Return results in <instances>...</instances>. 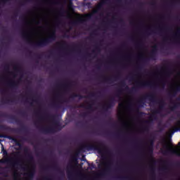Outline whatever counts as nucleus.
<instances>
[{"label":"nucleus","mask_w":180,"mask_h":180,"mask_svg":"<svg viewBox=\"0 0 180 180\" xmlns=\"http://www.w3.org/2000/svg\"><path fill=\"white\" fill-rule=\"evenodd\" d=\"M36 116H38V122H43V120H46V119H51L53 120V126L49 127H41L40 131L44 134H49V133H56L57 130L59 131L63 130V125L60 121L56 120V115H46L44 116L40 114V110L34 112Z\"/></svg>","instance_id":"f257e3e1"},{"label":"nucleus","mask_w":180,"mask_h":180,"mask_svg":"<svg viewBox=\"0 0 180 180\" xmlns=\"http://www.w3.org/2000/svg\"><path fill=\"white\" fill-rule=\"evenodd\" d=\"M85 150L87 151H92V150L97 151L98 154L101 155L103 160L106 159V158L103 155L104 154H106L107 155H112L110 150H109L103 142L96 141L94 142V143H86V145H82L79 149V153L81 151L84 153Z\"/></svg>","instance_id":"f03ea898"},{"label":"nucleus","mask_w":180,"mask_h":180,"mask_svg":"<svg viewBox=\"0 0 180 180\" xmlns=\"http://www.w3.org/2000/svg\"><path fill=\"white\" fill-rule=\"evenodd\" d=\"M21 35L22 37L26 40L27 43L32 46V47H46V46H49L50 43H53V41H56V39H57L56 30H53L49 36V37L42 39L37 42L30 41V38H29V34H27L26 32H22Z\"/></svg>","instance_id":"7ed1b4c3"},{"label":"nucleus","mask_w":180,"mask_h":180,"mask_svg":"<svg viewBox=\"0 0 180 180\" xmlns=\"http://www.w3.org/2000/svg\"><path fill=\"white\" fill-rule=\"evenodd\" d=\"M120 86L121 88H125L124 91H127V92H129V94H133V92H137V88H145V86H149L150 88H153V86H155V84L150 82H136V86L132 87L130 89V88H129V86L126 84V82L124 80H122L120 82Z\"/></svg>","instance_id":"20e7f679"},{"label":"nucleus","mask_w":180,"mask_h":180,"mask_svg":"<svg viewBox=\"0 0 180 180\" xmlns=\"http://www.w3.org/2000/svg\"><path fill=\"white\" fill-rule=\"evenodd\" d=\"M74 169V166L70 165L68 167V178L69 180H96V179H90L89 176H85L79 173L72 174L68 169Z\"/></svg>","instance_id":"39448f33"},{"label":"nucleus","mask_w":180,"mask_h":180,"mask_svg":"<svg viewBox=\"0 0 180 180\" xmlns=\"http://www.w3.org/2000/svg\"><path fill=\"white\" fill-rule=\"evenodd\" d=\"M159 108L158 110H155L153 112L152 116L149 117V120L145 121V123L147 124H150L153 123L154 120H157V115H160L161 113V110L164 109V106H165V101L163 99L159 100Z\"/></svg>","instance_id":"423d86ee"},{"label":"nucleus","mask_w":180,"mask_h":180,"mask_svg":"<svg viewBox=\"0 0 180 180\" xmlns=\"http://www.w3.org/2000/svg\"><path fill=\"white\" fill-rule=\"evenodd\" d=\"M148 99L150 102H152V103H157L158 100H157V96L155 95V93L152 92L149 93L146 95H145L142 98H141L139 101L137 102V105L139 108H143L145 102L144 100Z\"/></svg>","instance_id":"0eeeda50"},{"label":"nucleus","mask_w":180,"mask_h":180,"mask_svg":"<svg viewBox=\"0 0 180 180\" xmlns=\"http://www.w3.org/2000/svg\"><path fill=\"white\" fill-rule=\"evenodd\" d=\"M0 130L2 131L19 133V131H27V128L25 125H21V129H15L5 124H0Z\"/></svg>","instance_id":"6e6552de"},{"label":"nucleus","mask_w":180,"mask_h":180,"mask_svg":"<svg viewBox=\"0 0 180 180\" xmlns=\"http://www.w3.org/2000/svg\"><path fill=\"white\" fill-rule=\"evenodd\" d=\"M158 53V47L157 46V45H155L153 46V49L150 51L149 57L143 58V56H139V58L140 60H142L145 63H146V61H150V60H153V61H155V60H157Z\"/></svg>","instance_id":"1a4fd4ad"},{"label":"nucleus","mask_w":180,"mask_h":180,"mask_svg":"<svg viewBox=\"0 0 180 180\" xmlns=\"http://www.w3.org/2000/svg\"><path fill=\"white\" fill-rule=\"evenodd\" d=\"M116 102V99L115 97H110L108 103H106L104 106H103V110L105 112H108V109H112L113 106H115V103Z\"/></svg>","instance_id":"9d476101"},{"label":"nucleus","mask_w":180,"mask_h":180,"mask_svg":"<svg viewBox=\"0 0 180 180\" xmlns=\"http://www.w3.org/2000/svg\"><path fill=\"white\" fill-rule=\"evenodd\" d=\"M155 138L151 136V139L149 140V146H148V154L149 155H153L154 154V141Z\"/></svg>","instance_id":"9b49d317"},{"label":"nucleus","mask_w":180,"mask_h":180,"mask_svg":"<svg viewBox=\"0 0 180 180\" xmlns=\"http://www.w3.org/2000/svg\"><path fill=\"white\" fill-rule=\"evenodd\" d=\"M103 164L105 165L106 168L103 171V172L98 174V176L99 178H102V176H105V175H106V173L109 172V171H110L111 169L110 166L112 165V162H104Z\"/></svg>","instance_id":"f8f14e48"},{"label":"nucleus","mask_w":180,"mask_h":180,"mask_svg":"<svg viewBox=\"0 0 180 180\" xmlns=\"http://www.w3.org/2000/svg\"><path fill=\"white\" fill-rule=\"evenodd\" d=\"M0 139H8V140H12V141H14V143H15L16 146H18V147H22V144L19 142V141L12 136L0 134Z\"/></svg>","instance_id":"ddd939ff"},{"label":"nucleus","mask_w":180,"mask_h":180,"mask_svg":"<svg viewBox=\"0 0 180 180\" xmlns=\"http://www.w3.org/2000/svg\"><path fill=\"white\" fill-rule=\"evenodd\" d=\"M3 117H8L11 122H15L17 124L21 126L22 125V121L18 119L16 116L15 115H1Z\"/></svg>","instance_id":"4468645a"},{"label":"nucleus","mask_w":180,"mask_h":180,"mask_svg":"<svg viewBox=\"0 0 180 180\" xmlns=\"http://www.w3.org/2000/svg\"><path fill=\"white\" fill-rule=\"evenodd\" d=\"M165 147L167 148V150L163 152L164 154H169V153H172V154H177L179 157H180V153H178L176 150L170 148L169 146H168V144L165 143Z\"/></svg>","instance_id":"2eb2a0df"},{"label":"nucleus","mask_w":180,"mask_h":180,"mask_svg":"<svg viewBox=\"0 0 180 180\" xmlns=\"http://www.w3.org/2000/svg\"><path fill=\"white\" fill-rule=\"evenodd\" d=\"M58 86H60L64 89V91H68L71 86H72V84L71 82H66L63 84H58Z\"/></svg>","instance_id":"dca6fc26"},{"label":"nucleus","mask_w":180,"mask_h":180,"mask_svg":"<svg viewBox=\"0 0 180 180\" xmlns=\"http://www.w3.org/2000/svg\"><path fill=\"white\" fill-rule=\"evenodd\" d=\"M119 75L115 76L112 77H103L104 82H108L109 84L113 83V81H116V79H118Z\"/></svg>","instance_id":"f3484780"},{"label":"nucleus","mask_w":180,"mask_h":180,"mask_svg":"<svg viewBox=\"0 0 180 180\" xmlns=\"http://www.w3.org/2000/svg\"><path fill=\"white\" fill-rule=\"evenodd\" d=\"M19 82L13 81V80H11L10 82H8L7 83L8 86H9L10 88H12L13 89H16V88H18V85Z\"/></svg>","instance_id":"a211bd4d"},{"label":"nucleus","mask_w":180,"mask_h":180,"mask_svg":"<svg viewBox=\"0 0 180 180\" xmlns=\"http://www.w3.org/2000/svg\"><path fill=\"white\" fill-rule=\"evenodd\" d=\"M78 108H86V109H89V110H94V103L88 104L86 107L85 104H82L79 105Z\"/></svg>","instance_id":"6ab92c4d"},{"label":"nucleus","mask_w":180,"mask_h":180,"mask_svg":"<svg viewBox=\"0 0 180 180\" xmlns=\"http://www.w3.org/2000/svg\"><path fill=\"white\" fill-rule=\"evenodd\" d=\"M52 106L54 109H60L61 108V101L53 103Z\"/></svg>","instance_id":"aec40b11"},{"label":"nucleus","mask_w":180,"mask_h":180,"mask_svg":"<svg viewBox=\"0 0 180 180\" xmlns=\"http://www.w3.org/2000/svg\"><path fill=\"white\" fill-rule=\"evenodd\" d=\"M70 98L72 99H74L75 98H79V99H84V98H86V96H84L81 94H73Z\"/></svg>","instance_id":"412c9836"},{"label":"nucleus","mask_w":180,"mask_h":180,"mask_svg":"<svg viewBox=\"0 0 180 180\" xmlns=\"http://www.w3.org/2000/svg\"><path fill=\"white\" fill-rule=\"evenodd\" d=\"M163 163L165 164V166L161 169V170L165 172L169 169V168H168V161L165 160L163 161Z\"/></svg>","instance_id":"4be33fe9"},{"label":"nucleus","mask_w":180,"mask_h":180,"mask_svg":"<svg viewBox=\"0 0 180 180\" xmlns=\"http://www.w3.org/2000/svg\"><path fill=\"white\" fill-rule=\"evenodd\" d=\"M98 51V53H101V48L99 47V46L96 45L95 47V50L92 51L93 54H94V56L93 57V58H95L96 57V51Z\"/></svg>","instance_id":"5701e85b"},{"label":"nucleus","mask_w":180,"mask_h":180,"mask_svg":"<svg viewBox=\"0 0 180 180\" xmlns=\"http://www.w3.org/2000/svg\"><path fill=\"white\" fill-rule=\"evenodd\" d=\"M114 179H116V180H129V179H130V177L117 176L114 177Z\"/></svg>","instance_id":"b1692460"},{"label":"nucleus","mask_w":180,"mask_h":180,"mask_svg":"<svg viewBox=\"0 0 180 180\" xmlns=\"http://www.w3.org/2000/svg\"><path fill=\"white\" fill-rule=\"evenodd\" d=\"M13 68L15 71H17V72H22V68L19 63H17L15 65H14Z\"/></svg>","instance_id":"393cba45"},{"label":"nucleus","mask_w":180,"mask_h":180,"mask_svg":"<svg viewBox=\"0 0 180 180\" xmlns=\"http://www.w3.org/2000/svg\"><path fill=\"white\" fill-rule=\"evenodd\" d=\"M123 89L120 88L117 90V93L115 94L116 98H119L120 99V95H122V92H123Z\"/></svg>","instance_id":"a878e982"},{"label":"nucleus","mask_w":180,"mask_h":180,"mask_svg":"<svg viewBox=\"0 0 180 180\" xmlns=\"http://www.w3.org/2000/svg\"><path fill=\"white\" fill-rule=\"evenodd\" d=\"M135 46H136V49H141L144 46V44H143V41H141V40H140L136 43Z\"/></svg>","instance_id":"bb28decb"},{"label":"nucleus","mask_w":180,"mask_h":180,"mask_svg":"<svg viewBox=\"0 0 180 180\" xmlns=\"http://www.w3.org/2000/svg\"><path fill=\"white\" fill-rule=\"evenodd\" d=\"M106 1H108V0H102L101 3L97 6V9H102V6L106 4Z\"/></svg>","instance_id":"cd10ccee"},{"label":"nucleus","mask_w":180,"mask_h":180,"mask_svg":"<svg viewBox=\"0 0 180 180\" xmlns=\"http://www.w3.org/2000/svg\"><path fill=\"white\" fill-rule=\"evenodd\" d=\"M53 168H56V170L62 176H64V172L60 169V168L57 167V165H53Z\"/></svg>","instance_id":"c85d7f7f"},{"label":"nucleus","mask_w":180,"mask_h":180,"mask_svg":"<svg viewBox=\"0 0 180 180\" xmlns=\"http://www.w3.org/2000/svg\"><path fill=\"white\" fill-rule=\"evenodd\" d=\"M58 46H60V49H64L65 46H67V42L62 41L61 42L58 43Z\"/></svg>","instance_id":"c756f323"},{"label":"nucleus","mask_w":180,"mask_h":180,"mask_svg":"<svg viewBox=\"0 0 180 180\" xmlns=\"http://www.w3.org/2000/svg\"><path fill=\"white\" fill-rule=\"evenodd\" d=\"M13 102H15V100H9V99H6V100H1V103H13Z\"/></svg>","instance_id":"7c9ffc66"},{"label":"nucleus","mask_w":180,"mask_h":180,"mask_svg":"<svg viewBox=\"0 0 180 180\" xmlns=\"http://www.w3.org/2000/svg\"><path fill=\"white\" fill-rule=\"evenodd\" d=\"M27 158L30 162H33V161H34V158L30 153L27 154Z\"/></svg>","instance_id":"2f4dec72"},{"label":"nucleus","mask_w":180,"mask_h":180,"mask_svg":"<svg viewBox=\"0 0 180 180\" xmlns=\"http://www.w3.org/2000/svg\"><path fill=\"white\" fill-rule=\"evenodd\" d=\"M71 162H73L74 164H78V158L77 156L72 157Z\"/></svg>","instance_id":"473e14b6"},{"label":"nucleus","mask_w":180,"mask_h":180,"mask_svg":"<svg viewBox=\"0 0 180 180\" xmlns=\"http://www.w3.org/2000/svg\"><path fill=\"white\" fill-rule=\"evenodd\" d=\"M166 70H167L166 72H165V75L166 77H169L171 75V74H172V72L171 71V70L168 68H166Z\"/></svg>","instance_id":"72a5a7b5"},{"label":"nucleus","mask_w":180,"mask_h":180,"mask_svg":"<svg viewBox=\"0 0 180 180\" xmlns=\"http://www.w3.org/2000/svg\"><path fill=\"white\" fill-rule=\"evenodd\" d=\"M9 70H10V65L9 64L6 63L5 65H4V71L6 72H9Z\"/></svg>","instance_id":"f704fd0d"},{"label":"nucleus","mask_w":180,"mask_h":180,"mask_svg":"<svg viewBox=\"0 0 180 180\" xmlns=\"http://www.w3.org/2000/svg\"><path fill=\"white\" fill-rule=\"evenodd\" d=\"M14 179H16L19 176V173L17 171H15L13 174Z\"/></svg>","instance_id":"c9c22d12"},{"label":"nucleus","mask_w":180,"mask_h":180,"mask_svg":"<svg viewBox=\"0 0 180 180\" xmlns=\"http://www.w3.org/2000/svg\"><path fill=\"white\" fill-rule=\"evenodd\" d=\"M178 108V104H174L172 107H170V110L172 112H174L175 109Z\"/></svg>","instance_id":"e433bc0d"},{"label":"nucleus","mask_w":180,"mask_h":180,"mask_svg":"<svg viewBox=\"0 0 180 180\" xmlns=\"http://www.w3.org/2000/svg\"><path fill=\"white\" fill-rule=\"evenodd\" d=\"M179 34H180V29L178 28V29L176 30V33L174 34V37H179Z\"/></svg>","instance_id":"4c0bfd02"},{"label":"nucleus","mask_w":180,"mask_h":180,"mask_svg":"<svg viewBox=\"0 0 180 180\" xmlns=\"http://www.w3.org/2000/svg\"><path fill=\"white\" fill-rule=\"evenodd\" d=\"M1 146H2L3 155H8V151H6V150H5V149L4 148V145H3V144H1Z\"/></svg>","instance_id":"58836bf2"},{"label":"nucleus","mask_w":180,"mask_h":180,"mask_svg":"<svg viewBox=\"0 0 180 180\" xmlns=\"http://www.w3.org/2000/svg\"><path fill=\"white\" fill-rule=\"evenodd\" d=\"M150 171H151V174L153 175V176H155V169H154V167H151L150 168Z\"/></svg>","instance_id":"ea45409f"},{"label":"nucleus","mask_w":180,"mask_h":180,"mask_svg":"<svg viewBox=\"0 0 180 180\" xmlns=\"http://www.w3.org/2000/svg\"><path fill=\"white\" fill-rule=\"evenodd\" d=\"M136 112L138 116H141V115H143V112H139V108H136Z\"/></svg>","instance_id":"a19ab883"},{"label":"nucleus","mask_w":180,"mask_h":180,"mask_svg":"<svg viewBox=\"0 0 180 180\" xmlns=\"http://www.w3.org/2000/svg\"><path fill=\"white\" fill-rule=\"evenodd\" d=\"M82 117H86L88 116V112H83L80 115Z\"/></svg>","instance_id":"79ce46f5"},{"label":"nucleus","mask_w":180,"mask_h":180,"mask_svg":"<svg viewBox=\"0 0 180 180\" xmlns=\"http://www.w3.org/2000/svg\"><path fill=\"white\" fill-rule=\"evenodd\" d=\"M89 167H90V168H91V169H95V165H94V163H91V164H89Z\"/></svg>","instance_id":"37998d69"},{"label":"nucleus","mask_w":180,"mask_h":180,"mask_svg":"<svg viewBox=\"0 0 180 180\" xmlns=\"http://www.w3.org/2000/svg\"><path fill=\"white\" fill-rule=\"evenodd\" d=\"M19 113L21 116H26V112L25 111H20Z\"/></svg>","instance_id":"c03bdc74"},{"label":"nucleus","mask_w":180,"mask_h":180,"mask_svg":"<svg viewBox=\"0 0 180 180\" xmlns=\"http://www.w3.org/2000/svg\"><path fill=\"white\" fill-rule=\"evenodd\" d=\"M9 3V0H3L1 1V4H3V5H5L6 4H8Z\"/></svg>","instance_id":"a18cd8bd"},{"label":"nucleus","mask_w":180,"mask_h":180,"mask_svg":"<svg viewBox=\"0 0 180 180\" xmlns=\"http://www.w3.org/2000/svg\"><path fill=\"white\" fill-rule=\"evenodd\" d=\"M95 95H96V94H95V93H91V94H89V96H88V98H89V97L94 98V97H95Z\"/></svg>","instance_id":"49530a36"},{"label":"nucleus","mask_w":180,"mask_h":180,"mask_svg":"<svg viewBox=\"0 0 180 180\" xmlns=\"http://www.w3.org/2000/svg\"><path fill=\"white\" fill-rule=\"evenodd\" d=\"M160 82H161V84H162V86H163V88H164V86H165V80L162 79V80L160 81Z\"/></svg>","instance_id":"de8ad7c7"},{"label":"nucleus","mask_w":180,"mask_h":180,"mask_svg":"<svg viewBox=\"0 0 180 180\" xmlns=\"http://www.w3.org/2000/svg\"><path fill=\"white\" fill-rule=\"evenodd\" d=\"M137 70H143V66H141V65H138Z\"/></svg>","instance_id":"09e8293b"},{"label":"nucleus","mask_w":180,"mask_h":180,"mask_svg":"<svg viewBox=\"0 0 180 180\" xmlns=\"http://www.w3.org/2000/svg\"><path fill=\"white\" fill-rule=\"evenodd\" d=\"M143 131H148V127H145L143 129Z\"/></svg>","instance_id":"8fccbe9b"},{"label":"nucleus","mask_w":180,"mask_h":180,"mask_svg":"<svg viewBox=\"0 0 180 180\" xmlns=\"http://www.w3.org/2000/svg\"><path fill=\"white\" fill-rule=\"evenodd\" d=\"M25 2H30V0H25V1L20 3V5H21V6H23L24 4H25Z\"/></svg>","instance_id":"3c124183"},{"label":"nucleus","mask_w":180,"mask_h":180,"mask_svg":"<svg viewBox=\"0 0 180 180\" xmlns=\"http://www.w3.org/2000/svg\"><path fill=\"white\" fill-rule=\"evenodd\" d=\"M15 155L16 157H20V152H16Z\"/></svg>","instance_id":"603ef678"},{"label":"nucleus","mask_w":180,"mask_h":180,"mask_svg":"<svg viewBox=\"0 0 180 180\" xmlns=\"http://www.w3.org/2000/svg\"><path fill=\"white\" fill-rule=\"evenodd\" d=\"M63 37H65L66 39H69L70 38V35L67 34H65L63 35Z\"/></svg>","instance_id":"864d4df0"},{"label":"nucleus","mask_w":180,"mask_h":180,"mask_svg":"<svg viewBox=\"0 0 180 180\" xmlns=\"http://www.w3.org/2000/svg\"><path fill=\"white\" fill-rule=\"evenodd\" d=\"M11 165H12L13 167H15V165H18V162H13V163H11Z\"/></svg>","instance_id":"5fc2aeb1"},{"label":"nucleus","mask_w":180,"mask_h":180,"mask_svg":"<svg viewBox=\"0 0 180 180\" xmlns=\"http://www.w3.org/2000/svg\"><path fill=\"white\" fill-rule=\"evenodd\" d=\"M148 31H150V32H154V31L151 30V28H148V30L146 31V33H147L148 34H150V33H148Z\"/></svg>","instance_id":"6e6d98bb"},{"label":"nucleus","mask_w":180,"mask_h":180,"mask_svg":"<svg viewBox=\"0 0 180 180\" xmlns=\"http://www.w3.org/2000/svg\"><path fill=\"white\" fill-rule=\"evenodd\" d=\"M78 47H79L78 45H73L72 46L73 49H78Z\"/></svg>","instance_id":"4d7b16f0"},{"label":"nucleus","mask_w":180,"mask_h":180,"mask_svg":"<svg viewBox=\"0 0 180 180\" xmlns=\"http://www.w3.org/2000/svg\"><path fill=\"white\" fill-rule=\"evenodd\" d=\"M95 32H96V30L93 31V33L91 34V36H96V34H95Z\"/></svg>","instance_id":"13d9d810"},{"label":"nucleus","mask_w":180,"mask_h":180,"mask_svg":"<svg viewBox=\"0 0 180 180\" xmlns=\"http://www.w3.org/2000/svg\"><path fill=\"white\" fill-rule=\"evenodd\" d=\"M58 98H60V94L56 95V99H58Z\"/></svg>","instance_id":"bf43d9fd"},{"label":"nucleus","mask_w":180,"mask_h":180,"mask_svg":"<svg viewBox=\"0 0 180 180\" xmlns=\"http://www.w3.org/2000/svg\"><path fill=\"white\" fill-rule=\"evenodd\" d=\"M86 56L89 58H91V57H92V53H87Z\"/></svg>","instance_id":"052dcab7"},{"label":"nucleus","mask_w":180,"mask_h":180,"mask_svg":"<svg viewBox=\"0 0 180 180\" xmlns=\"http://www.w3.org/2000/svg\"><path fill=\"white\" fill-rule=\"evenodd\" d=\"M71 23H72V25H77V23H78V22L77 21H73Z\"/></svg>","instance_id":"680f3d73"},{"label":"nucleus","mask_w":180,"mask_h":180,"mask_svg":"<svg viewBox=\"0 0 180 180\" xmlns=\"http://www.w3.org/2000/svg\"><path fill=\"white\" fill-rule=\"evenodd\" d=\"M119 106H120V108H123L124 104L123 103H119Z\"/></svg>","instance_id":"e2e57ef3"},{"label":"nucleus","mask_w":180,"mask_h":180,"mask_svg":"<svg viewBox=\"0 0 180 180\" xmlns=\"http://www.w3.org/2000/svg\"><path fill=\"white\" fill-rule=\"evenodd\" d=\"M44 179H46V180H51V179L49 178V176L44 177Z\"/></svg>","instance_id":"0e129e2a"},{"label":"nucleus","mask_w":180,"mask_h":180,"mask_svg":"<svg viewBox=\"0 0 180 180\" xmlns=\"http://www.w3.org/2000/svg\"><path fill=\"white\" fill-rule=\"evenodd\" d=\"M5 161L6 162H11V159H6Z\"/></svg>","instance_id":"69168bd1"},{"label":"nucleus","mask_w":180,"mask_h":180,"mask_svg":"<svg viewBox=\"0 0 180 180\" xmlns=\"http://www.w3.org/2000/svg\"><path fill=\"white\" fill-rule=\"evenodd\" d=\"M37 58H38L39 59L41 58V55H37Z\"/></svg>","instance_id":"338daca9"},{"label":"nucleus","mask_w":180,"mask_h":180,"mask_svg":"<svg viewBox=\"0 0 180 180\" xmlns=\"http://www.w3.org/2000/svg\"><path fill=\"white\" fill-rule=\"evenodd\" d=\"M122 47H126V43L122 44Z\"/></svg>","instance_id":"774afa93"}]
</instances>
